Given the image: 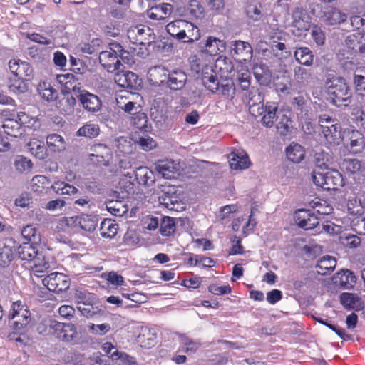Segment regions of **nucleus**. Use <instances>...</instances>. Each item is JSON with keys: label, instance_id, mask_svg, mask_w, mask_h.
Instances as JSON below:
<instances>
[{"label": "nucleus", "instance_id": "nucleus-1", "mask_svg": "<svg viewBox=\"0 0 365 365\" xmlns=\"http://www.w3.org/2000/svg\"><path fill=\"white\" fill-rule=\"evenodd\" d=\"M312 180L314 185L326 190H338L344 186V178L336 170H329L325 163L317 160L312 170Z\"/></svg>", "mask_w": 365, "mask_h": 365}, {"label": "nucleus", "instance_id": "nucleus-2", "mask_svg": "<svg viewBox=\"0 0 365 365\" xmlns=\"http://www.w3.org/2000/svg\"><path fill=\"white\" fill-rule=\"evenodd\" d=\"M327 100L332 105L339 107L346 106L351 98L349 86L343 77H332L326 81Z\"/></svg>", "mask_w": 365, "mask_h": 365}, {"label": "nucleus", "instance_id": "nucleus-3", "mask_svg": "<svg viewBox=\"0 0 365 365\" xmlns=\"http://www.w3.org/2000/svg\"><path fill=\"white\" fill-rule=\"evenodd\" d=\"M165 29L170 36L184 43H192L200 37L198 27L187 20L176 19L168 24Z\"/></svg>", "mask_w": 365, "mask_h": 365}, {"label": "nucleus", "instance_id": "nucleus-4", "mask_svg": "<svg viewBox=\"0 0 365 365\" xmlns=\"http://www.w3.org/2000/svg\"><path fill=\"white\" fill-rule=\"evenodd\" d=\"M11 328L12 330L21 331L28 329L31 320L30 310L21 301L13 302L9 314Z\"/></svg>", "mask_w": 365, "mask_h": 365}, {"label": "nucleus", "instance_id": "nucleus-5", "mask_svg": "<svg viewBox=\"0 0 365 365\" xmlns=\"http://www.w3.org/2000/svg\"><path fill=\"white\" fill-rule=\"evenodd\" d=\"M254 101L249 104V110L254 116H262V125L267 128H272L274 121L277 120L278 107L274 102H267L265 106L260 104L261 102Z\"/></svg>", "mask_w": 365, "mask_h": 365}, {"label": "nucleus", "instance_id": "nucleus-6", "mask_svg": "<svg viewBox=\"0 0 365 365\" xmlns=\"http://www.w3.org/2000/svg\"><path fill=\"white\" fill-rule=\"evenodd\" d=\"M123 51V47L118 43H111L108 49L99 53L100 65L108 72L120 69V61L118 59V53Z\"/></svg>", "mask_w": 365, "mask_h": 365}, {"label": "nucleus", "instance_id": "nucleus-7", "mask_svg": "<svg viewBox=\"0 0 365 365\" xmlns=\"http://www.w3.org/2000/svg\"><path fill=\"white\" fill-rule=\"evenodd\" d=\"M98 225L96 218L92 215L83 214L80 216L63 217L60 220V227L78 226L83 231L93 232Z\"/></svg>", "mask_w": 365, "mask_h": 365}, {"label": "nucleus", "instance_id": "nucleus-8", "mask_svg": "<svg viewBox=\"0 0 365 365\" xmlns=\"http://www.w3.org/2000/svg\"><path fill=\"white\" fill-rule=\"evenodd\" d=\"M236 79H237L240 88L242 92H245V96H247L249 103L254 101L262 102L263 99L260 92L257 88L250 87L251 85V73H250L249 70L243 69L237 72Z\"/></svg>", "mask_w": 365, "mask_h": 365}, {"label": "nucleus", "instance_id": "nucleus-9", "mask_svg": "<svg viewBox=\"0 0 365 365\" xmlns=\"http://www.w3.org/2000/svg\"><path fill=\"white\" fill-rule=\"evenodd\" d=\"M43 284L48 291L59 294L65 292L70 286L69 279L60 272H52L43 279Z\"/></svg>", "mask_w": 365, "mask_h": 365}, {"label": "nucleus", "instance_id": "nucleus-10", "mask_svg": "<svg viewBox=\"0 0 365 365\" xmlns=\"http://www.w3.org/2000/svg\"><path fill=\"white\" fill-rule=\"evenodd\" d=\"M90 155L88 159L92 163L97 166H108L109 161L111 160V149L104 144H95L90 148Z\"/></svg>", "mask_w": 365, "mask_h": 365}, {"label": "nucleus", "instance_id": "nucleus-11", "mask_svg": "<svg viewBox=\"0 0 365 365\" xmlns=\"http://www.w3.org/2000/svg\"><path fill=\"white\" fill-rule=\"evenodd\" d=\"M76 98L83 109L89 113H96L100 111L101 107H102V102L98 96L86 90L77 93Z\"/></svg>", "mask_w": 365, "mask_h": 365}, {"label": "nucleus", "instance_id": "nucleus-12", "mask_svg": "<svg viewBox=\"0 0 365 365\" xmlns=\"http://www.w3.org/2000/svg\"><path fill=\"white\" fill-rule=\"evenodd\" d=\"M291 27H292V33L297 36H300L303 32L309 29L310 22L308 20L306 11L300 7L294 9V12H292Z\"/></svg>", "mask_w": 365, "mask_h": 365}, {"label": "nucleus", "instance_id": "nucleus-13", "mask_svg": "<svg viewBox=\"0 0 365 365\" xmlns=\"http://www.w3.org/2000/svg\"><path fill=\"white\" fill-rule=\"evenodd\" d=\"M294 222L302 230H309L314 229L318 225L317 217L310 210L300 209L294 212Z\"/></svg>", "mask_w": 365, "mask_h": 365}, {"label": "nucleus", "instance_id": "nucleus-14", "mask_svg": "<svg viewBox=\"0 0 365 365\" xmlns=\"http://www.w3.org/2000/svg\"><path fill=\"white\" fill-rule=\"evenodd\" d=\"M9 69L12 73L14 78H31L34 74V70L31 65L20 59L13 58L9 61Z\"/></svg>", "mask_w": 365, "mask_h": 365}, {"label": "nucleus", "instance_id": "nucleus-15", "mask_svg": "<svg viewBox=\"0 0 365 365\" xmlns=\"http://www.w3.org/2000/svg\"><path fill=\"white\" fill-rule=\"evenodd\" d=\"M186 82L187 73L180 68H175L170 71V75L164 84L173 91H180L185 87Z\"/></svg>", "mask_w": 365, "mask_h": 365}, {"label": "nucleus", "instance_id": "nucleus-16", "mask_svg": "<svg viewBox=\"0 0 365 365\" xmlns=\"http://www.w3.org/2000/svg\"><path fill=\"white\" fill-rule=\"evenodd\" d=\"M202 52L211 56H217L225 49V41L214 36H209L204 42L200 43Z\"/></svg>", "mask_w": 365, "mask_h": 365}, {"label": "nucleus", "instance_id": "nucleus-17", "mask_svg": "<svg viewBox=\"0 0 365 365\" xmlns=\"http://www.w3.org/2000/svg\"><path fill=\"white\" fill-rule=\"evenodd\" d=\"M150 29L143 25H137L128 28L126 36L133 45H144L149 36Z\"/></svg>", "mask_w": 365, "mask_h": 365}, {"label": "nucleus", "instance_id": "nucleus-18", "mask_svg": "<svg viewBox=\"0 0 365 365\" xmlns=\"http://www.w3.org/2000/svg\"><path fill=\"white\" fill-rule=\"evenodd\" d=\"M170 75V71H168L166 68L162 66H155L149 68L147 78L150 85L153 86H160L164 84V81Z\"/></svg>", "mask_w": 365, "mask_h": 365}, {"label": "nucleus", "instance_id": "nucleus-19", "mask_svg": "<svg viewBox=\"0 0 365 365\" xmlns=\"http://www.w3.org/2000/svg\"><path fill=\"white\" fill-rule=\"evenodd\" d=\"M173 6L168 3H163L150 7L147 11V16L152 20H163L172 14Z\"/></svg>", "mask_w": 365, "mask_h": 365}, {"label": "nucleus", "instance_id": "nucleus-20", "mask_svg": "<svg viewBox=\"0 0 365 365\" xmlns=\"http://www.w3.org/2000/svg\"><path fill=\"white\" fill-rule=\"evenodd\" d=\"M345 43L349 49L360 53H365V32L355 31L347 36Z\"/></svg>", "mask_w": 365, "mask_h": 365}, {"label": "nucleus", "instance_id": "nucleus-21", "mask_svg": "<svg viewBox=\"0 0 365 365\" xmlns=\"http://www.w3.org/2000/svg\"><path fill=\"white\" fill-rule=\"evenodd\" d=\"M228 163L232 170H245L249 168V157L245 153L233 151L228 155Z\"/></svg>", "mask_w": 365, "mask_h": 365}, {"label": "nucleus", "instance_id": "nucleus-22", "mask_svg": "<svg viewBox=\"0 0 365 365\" xmlns=\"http://www.w3.org/2000/svg\"><path fill=\"white\" fill-rule=\"evenodd\" d=\"M115 81L123 88H135L138 86V76L132 71H121L115 76Z\"/></svg>", "mask_w": 365, "mask_h": 365}, {"label": "nucleus", "instance_id": "nucleus-23", "mask_svg": "<svg viewBox=\"0 0 365 365\" xmlns=\"http://www.w3.org/2000/svg\"><path fill=\"white\" fill-rule=\"evenodd\" d=\"M355 282V276L353 272L349 269L338 272L336 273L335 276H334V283L345 289L353 288Z\"/></svg>", "mask_w": 365, "mask_h": 365}, {"label": "nucleus", "instance_id": "nucleus-24", "mask_svg": "<svg viewBox=\"0 0 365 365\" xmlns=\"http://www.w3.org/2000/svg\"><path fill=\"white\" fill-rule=\"evenodd\" d=\"M347 21V14L336 7H331L324 13V23L329 26H339Z\"/></svg>", "mask_w": 365, "mask_h": 365}, {"label": "nucleus", "instance_id": "nucleus-25", "mask_svg": "<svg viewBox=\"0 0 365 365\" xmlns=\"http://www.w3.org/2000/svg\"><path fill=\"white\" fill-rule=\"evenodd\" d=\"M201 75L202 83L204 87L212 93H215L219 89V80L216 76L215 71L210 67L205 68V70L200 73Z\"/></svg>", "mask_w": 365, "mask_h": 365}, {"label": "nucleus", "instance_id": "nucleus-26", "mask_svg": "<svg viewBox=\"0 0 365 365\" xmlns=\"http://www.w3.org/2000/svg\"><path fill=\"white\" fill-rule=\"evenodd\" d=\"M29 263V269L33 275L38 278L43 277L49 269V263L45 257H38L32 259L24 260Z\"/></svg>", "mask_w": 365, "mask_h": 365}, {"label": "nucleus", "instance_id": "nucleus-27", "mask_svg": "<svg viewBox=\"0 0 365 365\" xmlns=\"http://www.w3.org/2000/svg\"><path fill=\"white\" fill-rule=\"evenodd\" d=\"M156 170L161 174L164 178L172 179L178 175V165L173 160H158L156 164Z\"/></svg>", "mask_w": 365, "mask_h": 365}, {"label": "nucleus", "instance_id": "nucleus-28", "mask_svg": "<svg viewBox=\"0 0 365 365\" xmlns=\"http://www.w3.org/2000/svg\"><path fill=\"white\" fill-rule=\"evenodd\" d=\"M56 80H58L60 84L65 87V90L67 92L73 91L77 93L83 91L81 89L79 86L81 83L78 82V79L76 78L75 75L72 73L58 75L56 76Z\"/></svg>", "mask_w": 365, "mask_h": 365}, {"label": "nucleus", "instance_id": "nucleus-29", "mask_svg": "<svg viewBox=\"0 0 365 365\" xmlns=\"http://www.w3.org/2000/svg\"><path fill=\"white\" fill-rule=\"evenodd\" d=\"M39 96L47 102H53L57 99V90L51 86L49 81H42L37 86Z\"/></svg>", "mask_w": 365, "mask_h": 365}, {"label": "nucleus", "instance_id": "nucleus-30", "mask_svg": "<svg viewBox=\"0 0 365 365\" xmlns=\"http://www.w3.org/2000/svg\"><path fill=\"white\" fill-rule=\"evenodd\" d=\"M336 265V258L326 255L317 261V274L326 276L331 273L335 268Z\"/></svg>", "mask_w": 365, "mask_h": 365}, {"label": "nucleus", "instance_id": "nucleus-31", "mask_svg": "<svg viewBox=\"0 0 365 365\" xmlns=\"http://www.w3.org/2000/svg\"><path fill=\"white\" fill-rule=\"evenodd\" d=\"M19 259L22 261L31 260L38 257H45L43 254L36 250V248L31 243H22L18 248Z\"/></svg>", "mask_w": 365, "mask_h": 365}, {"label": "nucleus", "instance_id": "nucleus-32", "mask_svg": "<svg viewBox=\"0 0 365 365\" xmlns=\"http://www.w3.org/2000/svg\"><path fill=\"white\" fill-rule=\"evenodd\" d=\"M27 148L30 154L38 160H43L47 155V150H46L43 142L37 138L30 139L27 143Z\"/></svg>", "mask_w": 365, "mask_h": 365}, {"label": "nucleus", "instance_id": "nucleus-33", "mask_svg": "<svg viewBox=\"0 0 365 365\" xmlns=\"http://www.w3.org/2000/svg\"><path fill=\"white\" fill-rule=\"evenodd\" d=\"M323 137L330 145H338L341 140V128L340 125H332L327 128H321Z\"/></svg>", "mask_w": 365, "mask_h": 365}, {"label": "nucleus", "instance_id": "nucleus-34", "mask_svg": "<svg viewBox=\"0 0 365 365\" xmlns=\"http://www.w3.org/2000/svg\"><path fill=\"white\" fill-rule=\"evenodd\" d=\"M50 184L51 181L47 177L43 175H36L30 181V187L34 192L42 194L51 187Z\"/></svg>", "mask_w": 365, "mask_h": 365}, {"label": "nucleus", "instance_id": "nucleus-35", "mask_svg": "<svg viewBox=\"0 0 365 365\" xmlns=\"http://www.w3.org/2000/svg\"><path fill=\"white\" fill-rule=\"evenodd\" d=\"M118 224L110 218H105L100 223V235L103 238L110 239L117 235Z\"/></svg>", "mask_w": 365, "mask_h": 365}, {"label": "nucleus", "instance_id": "nucleus-36", "mask_svg": "<svg viewBox=\"0 0 365 365\" xmlns=\"http://www.w3.org/2000/svg\"><path fill=\"white\" fill-rule=\"evenodd\" d=\"M135 178L138 183L145 186H150L155 182L153 173L146 167H139L135 170Z\"/></svg>", "mask_w": 365, "mask_h": 365}, {"label": "nucleus", "instance_id": "nucleus-37", "mask_svg": "<svg viewBox=\"0 0 365 365\" xmlns=\"http://www.w3.org/2000/svg\"><path fill=\"white\" fill-rule=\"evenodd\" d=\"M309 206H311L312 210L314 214H317L319 215H327L332 213V206L330 205L327 201L324 200H320L319 198H314L309 202Z\"/></svg>", "mask_w": 365, "mask_h": 365}, {"label": "nucleus", "instance_id": "nucleus-38", "mask_svg": "<svg viewBox=\"0 0 365 365\" xmlns=\"http://www.w3.org/2000/svg\"><path fill=\"white\" fill-rule=\"evenodd\" d=\"M285 153L288 160L294 163H300L304 158V149L297 143L290 144L285 150Z\"/></svg>", "mask_w": 365, "mask_h": 365}, {"label": "nucleus", "instance_id": "nucleus-39", "mask_svg": "<svg viewBox=\"0 0 365 365\" xmlns=\"http://www.w3.org/2000/svg\"><path fill=\"white\" fill-rule=\"evenodd\" d=\"M76 105V98L73 96L68 94L65 95L61 99L56 103V108L59 109L60 113L63 115H68L73 111Z\"/></svg>", "mask_w": 365, "mask_h": 365}, {"label": "nucleus", "instance_id": "nucleus-40", "mask_svg": "<svg viewBox=\"0 0 365 365\" xmlns=\"http://www.w3.org/2000/svg\"><path fill=\"white\" fill-rule=\"evenodd\" d=\"M23 124H20L17 120H6L4 122V124L1 125L4 131H1L3 135H6L9 136L10 138H17L22 134L21 131V126Z\"/></svg>", "mask_w": 365, "mask_h": 365}, {"label": "nucleus", "instance_id": "nucleus-41", "mask_svg": "<svg viewBox=\"0 0 365 365\" xmlns=\"http://www.w3.org/2000/svg\"><path fill=\"white\" fill-rule=\"evenodd\" d=\"M31 78H20L19 77H14V78H9L7 81V87L11 92L16 94H21L28 90V86L25 84V81L30 80Z\"/></svg>", "mask_w": 365, "mask_h": 365}, {"label": "nucleus", "instance_id": "nucleus-42", "mask_svg": "<svg viewBox=\"0 0 365 365\" xmlns=\"http://www.w3.org/2000/svg\"><path fill=\"white\" fill-rule=\"evenodd\" d=\"M46 145L51 152L56 153L64 150V140L57 133H51L46 138Z\"/></svg>", "mask_w": 365, "mask_h": 365}, {"label": "nucleus", "instance_id": "nucleus-43", "mask_svg": "<svg viewBox=\"0 0 365 365\" xmlns=\"http://www.w3.org/2000/svg\"><path fill=\"white\" fill-rule=\"evenodd\" d=\"M10 241L0 242V267H4L13 260V249L7 244Z\"/></svg>", "mask_w": 365, "mask_h": 365}, {"label": "nucleus", "instance_id": "nucleus-44", "mask_svg": "<svg viewBox=\"0 0 365 365\" xmlns=\"http://www.w3.org/2000/svg\"><path fill=\"white\" fill-rule=\"evenodd\" d=\"M294 59L297 62L299 63L300 65L310 66L312 63V51L307 47H299L294 51Z\"/></svg>", "mask_w": 365, "mask_h": 365}, {"label": "nucleus", "instance_id": "nucleus-45", "mask_svg": "<svg viewBox=\"0 0 365 365\" xmlns=\"http://www.w3.org/2000/svg\"><path fill=\"white\" fill-rule=\"evenodd\" d=\"M277 120V129L279 135L285 136L289 134L292 128V120L289 115L284 113H279Z\"/></svg>", "mask_w": 365, "mask_h": 365}, {"label": "nucleus", "instance_id": "nucleus-46", "mask_svg": "<svg viewBox=\"0 0 365 365\" xmlns=\"http://www.w3.org/2000/svg\"><path fill=\"white\" fill-rule=\"evenodd\" d=\"M45 325L48 326V331H46V335L53 336L56 334H60L66 328L69 327V328L73 329L75 327L71 323H61L55 319H48V322L45 324Z\"/></svg>", "mask_w": 365, "mask_h": 365}, {"label": "nucleus", "instance_id": "nucleus-47", "mask_svg": "<svg viewBox=\"0 0 365 365\" xmlns=\"http://www.w3.org/2000/svg\"><path fill=\"white\" fill-rule=\"evenodd\" d=\"M106 209L114 216L120 217L126 213L127 209L123 202L119 200H108L106 202Z\"/></svg>", "mask_w": 365, "mask_h": 365}, {"label": "nucleus", "instance_id": "nucleus-48", "mask_svg": "<svg viewBox=\"0 0 365 365\" xmlns=\"http://www.w3.org/2000/svg\"><path fill=\"white\" fill-rule=\"evenodd\" d=\"M33 165L32 162L23 155L16 156V160L13 162V166L19 173H28L32 169Z\"/></svg>", "mask_w": 365, "mask_h": 365}, {"label": "nucleus", "instance_id": "nucleus-49", "mask_svg": "<svg viewBox=\"0 0 365 365\" xmlns=\"http://www.w3.org/2000/svg\"><path fill=\"white\" fill-rule=\"evenodd\" d=\"M99 132L100 128L97 124L86 123L77 130V135L92 139L97 137Z\"/></svg>", "mask_w": 365, "mask_h": 365}, {"label": "nucleus", "instance_id": "nucleus-50", "mask_svg": "<svg viewBox=\"0 0 365 365\" xmlns=\"http://www.w3.org/2000/svg\"><path fill=\"white\" fill-rule=\"evenodd\" d=\"M245 14L254 21H259L262 18V5L259 3L251 4L245 9Z\"/></svg>", "mask_w": 365, "mask_h": 365}, {"label": "nucleus", "instance_id": "nucleus-51", "mask_svg": "<svg viewBox=\"0 0 365 365\" xmlns=\"http://www.w3.org/2000/svg\"><path fill=\"white\" fill-rule=\"evenodd\" d=\"M21 235L26 240L36 244L39 242V233L32 225H27L21 230Z\"/></svg>", "mask_w": 365, "mask_h": 365}, {"label": "nucleus", "instance_id": "nucleus-52", "mask_svg": "<svg viewBox=\"0 0 365 365\" xmlns=\"http://www.w3.org/2000/svg\"><path fill=\"white\" fill-rule=\"evenodd\" d=\"M175 230V224H174L173 218L170 217H163L161 225H160V232L164 237H169L174 233Z\"/></svg>", "mask_w": 365, "mask_h": 365}, {"label": "nucleus", "instance_id": "nucleus-53", "mask_svg": "<svg viewBox=\"0 0 365 365\" xmlns=\"http://www.w3.org/2000/svg\"><path fill=\"white\" fill-rule=\"evenodd\" d=\"M294 80L299 84L304 85L308 83L310 79V73L308 70L301 67L297 66L294 70Z\"/></svg>", "mask_w": 365, "mask_h": 365}, {"label": "nucleus", "instance_id": "nucleus-54", "mask_svg": "<svg viewBox=\"0 0 365 365\" xmlns=\"http://www.w3.org/2000/svg\"><path fill=\"white\" fill-rule=\"evenodd\" d=\"M131 123L135 128L143 130L147 125V115L140 111H135L132 116Z\"/></svg>", "mask_w": 365, "mask_h": 365}, {"label": "nucleus", "instance_id": "nucleus-55", "mask_svg": "<svg viewBox=\"0 0 365 365\" xmlns=\"http://www.w3.org/2000/svg\"><path fill=\"white\" fill-rule=\"evenodd\" d=\"M233 46V52L237 55H250L252 53L251 45L247 42L236 41Z\"/></svg>", "mask_w": 365, "mask_h": 365}, {"label": "nucleus", "instance_id": "nucleus-56", "mask_svg": "<svg viewBox=\"0 0 365 365\" xmlns=\"http://www.w3.org/2000/svg\"><path fill=\"white\" fill-rule=\"evenodd\" d=\"M357 302V296L355 294L344 292L341 294V304L347 309H352Z\"/></svg>", "mask_w": 365, "mask_h": 365}, {"label": "nucleus", "instance_id": "nucleus-57", "mask_svg": "<svg viewBox=\"0 0 365 365\" xmlns=\"http://www.w3.org/2000/svg\"><path fill=\"white\" fill-rule=\"evenodd\" d=\"M343 168L350 174H356L361 170V162L357 159H345Z\"/></svg>", "mask_w": 365, "mask_h": 365}, {"label": "nucleus", "instance_id": "nucleus-58", "mask_svg": "<svg viewBox=\"0 0 365 365\" xmlns=\"http://www.w3.org/2000/svg\"><path fill=\"white\" fill-rule=\"evenodd\" d=\"M76 334L77 331H76V327L71 329L69 327H67L65 331H62L61 334H56L52 336L64 342H70L76 337Z\"/></svg>", "mask_w": 365, "mask_h": 365}, {"label": "nucleus", "instance_id": "nucleus-59", "mask_svg": "<svg viewBox=\"0 0 365 365\" xmlns=\"http://www.w3.org/2000/svg\"><path fill=\"white\" fill-rule=\"evenodd\" d=\"M98 43H100V39L95 38L91 43H83L82 47H81V51L86 54L93 55L94 53H98Z\"/></svg>", "mask_w": 365, "mask_h": 365}, {"label": "nucleus", "instance_id": "nucleus-60", "mask_svg": "<svg viewBox=\"0 0 365 365\" xmlns=\"http://www.w3.org/2000/svg\"><path fill=\"white\" fill-rule=\"evenodd\" d=\"M272 51H273L274 55L279 59L287 58L289 55V52L286 51L285 44L281 42L272 45Z\"/></svg>", "mask_w": 365, "mask_h": 365}, {"label": "nucleus", "instance_id": "nucleus-61", "mask_svg": "<svg viewBox=\"0 0 365 365\" xmlns=\"http://www.w3.org/2000/svg\"><path fill=\"white\" fill-rule=\"evenodd\" d=\"M352 115H354L355 123L365 131V108H355Z\"/></svg>", "mask_w": 365, "mask_h": 365}, {"label": "nucleus", "instance_id": "nucleus-62", "mask_svg": "<svg viewBox=\"0 0 365 365\" xmlns=\"http://www.w3.org/2000/svg\"><path fill=\"white\" fill-rule=\"evenodd\" d=\"M355 93L360 96H365V77L361 75L354 76Z\"/></svg>", "mask_w": 365, "mask_h": 365}, {"label": "nucleus", "instance_id": "nucleus-63", "mask_svg": "<svg viewBox=\"0 0 365 365\" xmlns=\"http://www.w3.org/2000/svg\"><path fill=\"white\" fill-rule=\"evenodd\" d=\"M187 11L190 12V15L197 17L198 15L202 13V6L198 0H190L188 5H187Z\"/></svg>", "mask_w": 365, "mask_h": 365}, {"label": "nucleus", "instance_id": "nucleus-64", "mask_svg": "<svg viewBox=\"0 0 365 365\" xmlns=\"http://www.w3.org/2000/svg\"><path fill=\"white\" fill-rule=\"evenodd\" d=\"M351 25L356 31L365 32V19L361 16L351 17Z\"/></svg>", "mask_w": 365, "mask_h": 365}]
</instances>
